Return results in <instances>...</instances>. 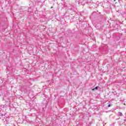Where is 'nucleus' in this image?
<instances>
[{
	"mask_svg": "<svg viewBox=\"0 0 126 126\" xmlns=\"http://www.w3.org/2000/svg\"><path fill=\"white\" fill-rule=\"evenodd\" d=\"M93 91H94V90H98V87H96L95 88L92 89Z\"/></svg>",
	"mask_w": 126,
	"mask_h": 126,
	"instance_id": "f257e3e1",
	"label": "nucleus"
},
{
	"mask_svg": "<svg viewBox=\"0 0 126 126\" xmlns=\"http://www.w3.org/2000/svg\"><path fill=\"white\" fill-rule=\"evenodd\" d=\"M119 114L120 116H121V117H122V116H123V113L122 112H119Z\"/></svg>",
	"mask_w": 126,
	"mask_h": 126,
	"instance_id": "f03ea898",
	"label": "nucleus"
},
{
	"mask_svg": "<svg viewBox=\"0 0 126 126\" xmlns=\"http://www.w3.org/2000/svg\"><path fill=\"white\" fill-rule=\"evenodd\" d=\"M108 107H111V104H109L108 106Z\"/></svg>",
	"mask_w": 126,
	"mask_h": 126,
	"instance_id": "7ed1b4c3",
	"label": "nucleus"
}]
</instances>
